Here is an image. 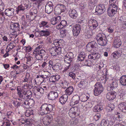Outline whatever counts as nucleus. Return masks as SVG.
<instances>
[{
  "label": "nucleus",
  "mask_w": 126,
  "mask_h": 126,
  "mask_svg": "<svg viewBox=\"0 0 126 126\" xmlns=\"http://www.w3.org/2000/svg\"><path fill=\"white\" fill-rule=\"evenodd\" d=\"M119 108L122 112L126 113V103L122 102L119 105Z\"/></svg>",
  "instance_id": "cd10ccee"
},
{
  "label": "nucleus",
  "mask_w": 126,
  "mask_h": 126,
  "mask_svg": "<svg viewBox=\"0 0 126 126\" xmlns=\"http://www.w3.org/2000/svg\"><path fill=\"white\" fill-rule=\"evenodd\" d=\"M47 63L45 62H44L42 64V66L43 68H48Z\"/></svg>",
  "instance_id": "774afa93"
},
{
  "label": "nucleus",
  "mask_w": 126,
  "mask_h": 126,
  "mask_svg": "<svg viewBox=\"0 0 126 126\" xmlns=\"http://www.w3.org/2000/svg\"><path fill=\"white\" fill-rule=\"evenodd\" d=\"M14 43L13 42H12L8 45L6 50V52H9L15 47L13 45Z\"/></svg>",
  "instance_id": "c9c22d12"
},
{
  "label": "nucleus",
  "mask_w": 126,
  "mask_h": 126,
  "mask_svg": "<svg viewBox=\"0 0 126 126\" xmlns=\"http://www.w3.org/2000/svg\"><path fill=\"white\" fill-rule=\"evenodd\" d=\"M53 109V106L52 105L49 104H47V114L49 113L52 111Z\"/></svg>",
  "instance_id": "79ce46f5"
},
{
  "label": "nucleus",
  "mask_w": 126,
  "mask_h": 126,
  "mask_svg": "<svg viewBox=\"0 0 126 126\" xmlns=\"http://www.w3.org/2000/svg\"><path fill=\"white\" fill-rule=\"evenodd\" d=\"M74 58V56L73 53L71 52H69L65 56L64 60L65 62L70 63Z\"/></svg>",
  "instance_id": "1a4fd4ad"
},
{
  "label": "nucleus",
  "mask_w": 126,
  "mask_h": 126,
  "mask_svg": "<svg viewBox=\"0 0 126 126\" xmlns=\"http://www.w3.org/2000/svg\"><path fill=\"white\" fill-rule=\"evenodd\" d=\"M80 100L81 102L86 101L89 98V96L86 95L84 94L79 96Z\"/></svg>",
  "instance_id": "e433bc0d"
},
{
  "label": "nucleus",
  "mask_w": 126,
  "mask_h": 126,
  "mask_svg": "<svg viewBox=\"0 0 126 126\" xmlns=\"http://www.w3.org/2000/svg\"><path fill=\"white\" fill-rule=\"evenodd\" d=\"M73 90V88L72 86H71L68 87L65 91V94H66L67 95H70L72 93Z\"/></svg>",
  "instance_id": "72a5a7b5"
},
{
  "label": "nucleus",
  "mask_w": 126,
  "mask_h": 126,
  "mask_svg": "<svg viewBox=\"0 0 126 126\" xmlns=\"http://www.w3.org/2000/svg\"><path fill=\"white\" fill-rule=\"evenodd\" d=\"M44 74V75L45 76V77L46 79L49 78L50 76V73L48 72H45Z\"/></svg>",
  "instance_id": "338daca9"
},
{
  "label": "nucleus",
  "mask_w": 126,
  "mask_h": 126,
  "mask_svg": "<svg viewBox=\"0 0 126 126\" xmlns=\"http://www.w3.org/2000/svg\"><path fill=\"white\" fill-rule=\"evenodd\" d=\"M40 46L38 47L33 52V55L38 60H41L43 59L46 52L44 50H40Z\"/></svg>",
  "instance_id": "f03ea898"
},
{
  "label": "nucleus",
  "mask_w": 126,
  "mask_h": 126,
  "mask_svg": "<svg viewBox=\"0 0 126 126\" xmlns=\"http://www.w3.org/2000/svg\"><path fill=\"white\" fill-rule=\"evenodd\" d=\"M4 8V3L1 0H0V10H3Z\"/></svg>",
  "instance_id": "5fc2aeb1"
},
{
  "label": "nucleus",
  "mask_w": 126,
  "mask_h": 126,
  "mask_svg": "<svg viewBox=\"0 0 126 126\" xmlns=\"http://www.w3.org/2000/svg\"><path fill=\"white\" fill-rule=\"evenodd\" d=\"M19 25L18 23H12L11 24L10 29L15 31H16L19 29Z\"/></svg>",
  "instance_id": "5701e85b"
},
{
  "label": "nucleus",
  "mask_w": 126,
  "mask_h": 126,
  "mask_svg": "<svg viewBox=\"0 0 126 126\" xmlns=\"http://www.w3.org/2000/svg\"><path fill=\"white\" fill-rule=\"evenodd\" d=\"M81 29V26L79 24H76L74 26L73 30L74 35H78L80 33Z\"/></svg>",
  "instance_id": "9d476101"
},
{
  "label": "nucleus",
  "mask_w": 126,
  "mask_h": 126,
  "mask_svg": "<svg viewBox=\"0 0 126 126\" xmlns=\"http://www.w3.org/2000/svg\"><path fill=\"white\" fill-rule=\"evenodd\" d=\"M23 105L26 108H28L30 107V106L29 104L28 101V99L26 100L24 102V103L23 104Z\"/></svg>",
  "instance_id": "09e8293b"
},
{
  "label": "nucleus",
  "mask_w": 126,
  "mask_h": 126,
  "mask_svg": "<svg viewBox=\"0 0 126 126\" xmlns=\"http://www.w3.org/2000/svg\"><path fill=\"white\" fill-rule=\"evenodd\" d=\"M68 96L66 94H64L59 99V101L62 104H64L67 101Z\"/></svg>",
  "instance_id": "a878e982"
},
{
  "label": "nucleus",
  "mask_w": 126,
  "mask_h": 126,
  "mask_svg": "<svg viewBox=\"0 0 126 126\" xmlns=\"http://www.w3.org/2000/svg\"><path fill=\"white\" fill-rule=\"evenodd\" d=\"M60 33L61 36L63 37L65 36L67 34L66 31L65 30H63L61 31Z\"/></svg>",
  "instance_id": "680f3d73"
},
{
  "label": "nucleus",
  "mask_w": 126,
  "mask_h": 126,
  "mask_svg": "<svg viewBox=\"0 0 126 126\" xmlns=\"http://www.w3.org/2000/svg\"><path fill=\"white\" fill-rule=\"evenodd\" d=\"M54 20L55 21L57 24H59L61 20V17L60 16H57L54 17Z\"/></svg>",
  "instance_id": "603ef678"
},
{
  "label": "nucleus",
  "mask_w": 126,
  "mask_h": 126,
  "mask_svg": "<svg viewBox=\"0 0 126 126\" xmlns=\"http://www.w3.org/2000/svg\"><path fill=\"white\" fill-rule=\"evenodd\" d=\"M47 90V88L46 86H44L42 87H37L36 88V90L42 94H43Z\"/></svg>",
  "instance_id": "473e14b6"
},
{
  "label": "nucleus",
  "mask_w": 126,
  "mask_h": 126,
  "mask_svg": "<svg viewBox=\"0 0 126 126\" xmlns=\"http://www.w3.org/2000/svg\"><path fill=\"white\" fill-rule=\"evenodd\" d=\"M51 55L53 56H57L58 54L54 47H52L50 50Z\"/></svg>",
  "instance_id": "c03bdc74"
},
{
  "label": "nucleus",
  "mask_w": 126,
  "mask_h": 126,
  "mask_svg": "<svg viewBox=\"0 0 126 126\" xmlns=\"http://www.w3.org/2000/svg\"><path fill=\"white\" fill-rule=\"evenodd\" d=\"M93 33L91 32H88L87 34L85 35V37L86 38H89L92 37Z\"/></svg>",
  "instance_id": "bf43d9fd"
},
{
  "label": "nucleus",
  "mask_w": 126,
  "mask_h": 126,
  "mask_svg": "<svg viewBox=\"0 0 126 126\" xmlns=\"http://www.w3.org/2000/svg\"><path fill=\"white\" fill-rule=\"evenodd\" d=\"M78 109V108L75 107L71 108L69 111V116L72 118H74L76 116L78 115L79 113Z\"/></svg>",
  "instance_id": "0eeeda50"
},
{
  "label": "nucleus",
  "mask_w": 126,
  "mask_h": 126,
  "mask_svg": "<svg viewBox=\"0 0 126 126\" xmlns=\"http://www.w3.org/2000/svg\"><path fill=\"white\" fill-rule=\"evenodd\" d=\"M101 116L100 114L99 113H98L95 115L94 118L96 120H97L100 118Z\"/></svg>",
  "instance_id": "6e6d98bb"
},
{
  "label": "nucleus",
  "mask_w": 126,
  "mask_h": 126,
  "mask_svg": "<svg viewBox=\"0 0 126 126\" xmlns=\"http://www.w3.org/2000/svg\"><path fill=\"white\" fill-rule=\"evenodd\" d=\"M57 54H60L61 53V48L60 47L55 46L54 47Z\"/></svg>",
  "instance_id": "49530a36"
},
{
  "label": "nucleus",
  "mask_w": 126,
  "mask_h": 126,
  "mask_svg": "<svg viewBox=\"0 0 126 126\" xmlns=\"http://www.w3.org/2000/svg\"><path fill=\"white\" fill-rule=\"evenodd\" d=\"M33 58L32 57L29 56L27 58V63L28 64H31V65L32 63H33Z\"/></svg>",
  "instance_id": "37998d69"
},
{
  "label": "nucleus",
  "mask_w": 126,
  "mask_h": 126,
  "mask_svg": "<svg viewBox=\"0 0 126 126\" xmlns=\"http://www.w3.org/2000/svg\"><path fill=\"white\" fill-rule=\"evenodd\" d=\"M16 90L17 91V94L20 98L18 99L19 100L30 99L32 96V92L30 90L21 89H19L18 88Z\"/></svg>",
  "instance_id": "f257e3e1"
},
{
  "label": "nucleus",
  "mask_w": 126,
  "mask_h": 126,
  "mask_svg": "<svg viewBox=\"0 0 126 126\" xmlns=\"http://www.w3.org/2000/svg\"><path fill=\"white\" fill-rule=\"evenodd\" d=\"M88 60H87L85 59L81 62V63L83 65H87V62H88Z\"/></svg>",
  "instance_id": "0e129e2a"
},
{
  "label": "nucleus",
  "mask_w": 126,
  "mask_h": 126,
  "mask_svg": "<svg viewBox=\"0 0 126 126\" xmlns=\"http://www.w3.org/2000/svg\"><path fill=\"white\" fill-rule=\"evenodd\" d=\"M60 77V76L58 75L52 76L50 77L49 80L50 82H55L58 81Z\"/></svg>",
  "instance_id": "bb28decb"
},
{
  "label": "nucleus",
  "mask_w": 126,
  "mask_h": 126,
  "mask_svg": "<svg viewBox=\"0 0 126 126\" xmlns=\"http://www.w3.org/2000/svg\"><path fill=\"white\" fill-rule=\"evenodd\" d=\"M97 44L96 42L94 41H92L89 42L87 45L86 48L87 51H90L94 48L97 47Z\"/></svg>",
  "instance_id": "ddd939ff"
},
{
  "label": "nucleus",
  "mask_w": 126,
  "mask_h": 126,
  "mask_svg": "<svg viewBox=\"0 0 126 126\" xmlns=\"http://www.w3.org/2000/svg\"><path fill=\"white\" fill-rule=\"evenodd\" d=\"M69 75L70 77H71L73 79H75L76 75L74 73L71 72L69 73Z\"/></svg>",
  "instance_id": "e2e57ef3"
},
{
  "label": "nucleus",
  "mask_w": 126,
  "mask_h": 126,
  "mask_svg": "<svg viewBox=\"0 0 126 126\" xmlns=\"http://www.w3.org/2000/svg\"><path fill=\"white\" fill-rule=\"evenodd\" d=\"M66 9L65 6L63 4L57 5L55 7L54 12L56 15L60 14L61 12H64Z\"/></svg>",
  "instance_id": "39448f33"
},
{
  "label": "nucleus",
  "mask_w": 126,
  "mask_h": 126,
  "mask_svg": "<svg viewBox=\"0 0 126 126\" xmlns=\"http://www.w3.org/2000/svg\"><path fill=\"white\" fill-rule=\"evenodd\" d=\"M116 12L110 9L109 8L108 10V16L110 17L113 16L116 14Z\"/></svg>",
  "instance_id": "58836bf2"
},
{
  "label": "nucleus",
  "mask_w": 126,
  "mask_h": 126,
  "mask_svg": "<svg viewBox=\"0 0 126 126\" xmlns=\"http://www.w3.org/2000/svg\"><path fill=\"white\" fill-rule=\"evenodd\" d=\"M28 101L29 104L30 106H31L34 105V101L33 99H28Z\"/></svg>",
  "instance_id": "864d4df0"
},
{
  "label": "nucleus",
  "mask_w": 126,
  "mask_h": 126,
  "mask_svg": "<svg viewBox=\"0 0 126 126\" xmlns=\"http://www.w3.org/2000/svg\"><path fill=\"white\" fill-rule=\"evenodd\" d=\"M86 55L84 52H81L78 56V60L79 61H81L86 58Z\"/></svg>",
  "instance_id": "7c9ffc66"
},
{
  "label": "nucleus",
  "mask_w": 126,
  "mask_h": 126,
  "mask_svg": "<svg viewBox=\"0 0 126 126\" xmlns=\"http://www.w3.org/2000/svg\"><path fill=\"white\" fill-rule=\"evenodd\" d=\"M66 24L67 22L65 20H62L59 24H58L56 28L58 29H61L66 26Z\"/></svg>",
  "instance_id": "c756f323"
},
{
  "label": "nucleus",
  "mask_w": 126,
  "mask_h": 126,
  "mask_svg": "<svg viewBox=\"0 0 126 126\" xmlns=\"http://www.w3.org/2000/svg\"><path fill=\"white\" fill-rule=\"evenodd\" d=\"M111 85L113 89L116 88L118 86L117 81H116L113 82L112 84Z\"/></svg>",
  "instance_id": "4d7b16f0"
},
{
  "label": "nucleus",
  "mask_w": 126,
  "mask_h": 126,
  "mask_svg": "<svg viewBox=\"0 0 126 126\" xmlns=\"http://www.w3.org/2000/svg\"><path fill=\"white\" fill-rule=\"evenodd\" d=\"M60 64L57 63L53 66L52 68L54 70L56 71L59 70L60 69Z\"/></svg>",
  "instance_id": "a19ab883"
},
{
  "label": "nucleus",
  "mask_w": 126,
  "mask_h": 126,
  "mask_svg": "<svg viewBox=\"0 0 126 126\" xmlns=\"http://www.w3.org/2000/svg\"><path fill=\"white\" fill-rule=\"evenodd\" d=\"M33 114V110L32 109L27 110L25 112V115L27 117H29Z\"/></svg>",
  "instance_id": "ea45409f"
},
{
  "label": "nucleus",
  "mask_w": 126,
  "mask_h": 126,
  "mask_svg": "<svg viewBox=\"0 0 126 126\" xmlns=\"http://www.w3.org/2000/svg\"><path fill=\"white\" fill-rule=\"evenodd\" d=\"M117 0H110L109 1L110 4V8L116 12H117V7L114 3L116 2Z\"/></svg>",
  "instance_id": "f3484780"
},
{
  "label": "nucleus",
  "mask_w": 126,
  "mask_h": 126,
  "mask_svg": "<svg viewBox=\"0 0 126 126\" xmlns=\"http://www.w3.org/2000/svg\"><path fill=\"white\" fill-rule=\"evenodd\" d=\"M55 122L53 125L54 126H63L64 124V120L60 117H57L55 119Z\"/></svg>",
  "instance_id": "4468645a"
},
{
  "label": "nucleus",
  "mask_w": 126,
  "mask_h": 126,
  "mask_svg": "<svg viewBox=\"0 0 126 126\" xmlns=\"http://www.w3.org/2000/svg\"><path fill=\"white\" fill-rule=\"evenodd\" d=\"M116 95V93L115 91L110 92L107 94L106 97L109 101L112 100L115 98Z\"/></svg>",
  "instance_id": "6ab92c4d"
},
{
  "label": "nucleus",
  "mask_w": 126,
  "mask_h": 126,
  "mask_svg": "<svg viewBox=\"0 0 126 126\" xmlns=\"http://www.w3.org/2000/svg\"><path fill=\"white\" fill-rule=\"evenodd\" d=\"M20 122L22 124H25V126L31 124L32 123V120L30 119H25L22 118L21 119Z\"/></svg>",
  "instance_id": "393cba45"
},
{
  "label": "nucleus",
  "mask_w": 126,
  "mask_h": 126,
  "mask_svg": "<svg viewBox=\"0 0 126 126\" xmlns=\"http://www.w3.org/2000/svg\"><path fill=\"white\" fill-rule=\"evenodd\" d=\"M79 96L78 95H75L72 98L70 104V105L73 106L78 104L80 100Z\"/></svg>",
  "instance_id": "2eb2a0df"
},
{
  "label": "nucleus",
  "mask_w": 126,
  "mask_h": 126,
  "mask_svg": "<svg viewBox=\"0 0 126 126\" xmlns=\"http://www.w3.org/2000/svg\"><path fill=\"white\" fill-rule=\"evenodd\" d=\"M61 84V85L63 88H66L68 87V83L67 81H65L63 82L62 81Z\"/></svg>",
  "instance_id": "8fccbe9b"
},
{
  "label": "nucleus",
  "mask_w": 126,
  "mask_h": 126,
  "mask_svg": "<svg viewBox=\"0 0 126 126\" xmlns=\"http://www.w3.org/2000/svg\"><path fill=\"white\" fill-rule=\"evenodd\" d=\"M58 96V94L57 92L51 91L48 94L47 97L50 100H54Z\"/></svg>",
  "instance_id": "9b49d317"
},
{
  "label": "nucleus",
  "mask_w": 126,
  "mask_h": 126,
  "mask_svg": "<svg viewBox=\"0 0 126 126\" xmlns=\"http://www.w3.org/2000/svg\"><path fill=\"white\" fill-rule=\"evenodd\" d=\"M100 55L97 53H91L88 56V58L95 60L99 59L100 57Z\"/></svg>",
  "instance_id": "b1692460"
},
{
  "label": "nucleus",
  "mask_w": 126,
  "mask_h": 126,
  "mask_svg": "<svg viewBox=\"0 0 126 126\" xmlns=\"http://www.w3.org/2000/svg\"><path fill=\"white\" fill-rule=\"evenodd\" d=\"M88 27L91 30L96 29L98 26L97 21L94 19H91L88 21Z\"/></svg>",
  "instance_id": "423d86ee"
},
{
  "label": "nucleus",
  "mask_w": 126,
  "mask_h": 126,
  "mask_svg": "<svg viewBox=\"0 0 126 126\" xmlns=\"http://www.w3.org/2000/svg\"><path fill=\"white\" fill-rule=\"evenodd\" d=\"M113 89L110 84H108L107 87V90L108 91H110L111 90H113Z\"/></svg>",
  "instance_id": "69168bd1"
},
{
  "label": "nucleus",
  "mask_w": 126,
  "mask_h": 126,
  "mask_svg": "<svg viewBox=\"0 0 126 126\" xmlns=\"http://www.w3.org/2000/svg\"><path fill=\"white\" fill-rule=\"evenodd\" d=\"M11 124L10 123L9 121H5L2 123V126H10Z\"/></svg>",
  "instance_id": "052dcab7"
},
{
  "label": "nucleus",
  "mask_w": 126,
  "mask_h": 126,
  "mask_svg": "<svg viewBox=\"0 0 126 126\" xmlns=\"http://www.w3.org/2000/svg\"><path fill=\"white\" fill-rule=\"evenodd\" d=\"M47 104H44L42 105L40 110V112L41 115H43L47 114Z\"/></svg>",
  "instance_id": "aec40b11"
},
{
  "label": "nucleus",
  "mask_w": 126,
  "mask_h": 126,
  "mask_svg": "<svg viewBox=\"0 0 126 126\" xmlns=\"http://www.w3.org/2000/svg\"><path fill=\"white\" fill-rule=\"evenodd\" d=\"M62 41V40H59L58 39H56L53 41V43L52 44L55 46L56 45L60 46L61 44V42Z\"/></svg>",
  "instance_id": "a18cd8bd"
},
{
  "label": "nucleus",
  "mask_w": 126,
  "mask_h": 126,
  "mask_svg": "<svg viewBox=\"0 0 126 126\" xmlns=\"http://www.w3.org/2000/svg\"><path fill=\"white\" fill-rule=\"evenodd\" d=\"M105 10L104 5L100 4L97 6L95 9V12L97 13L98 15H100L104 13Z\"/></svg>",
  "instance_id": "f8f14e48"
},
{
  "label": "nucleus",
  "mask_w": 126,
  "mask_h": 126,
  "mask_svg": "<svg viewBox=\"0 0 126 126\" xmlns=\"http://www.w3.org/2000/svg\"><path fill=\"white\" fill-rule=\"evenodd\" d=\"M94 94L97 96L103 92L104 88L102 84L100 82H97L94 85Z\"/></svg>",
  "instance_id": "20e7f679"
},
{
  "label": "nucleus",
  "mask_w": 126,
  "mask_h": 126,
  "mask_svg": "<svg viewBox=\"0 0 126 126\" xmlns=\"http://www.w3.org/2000/svg\"><path fill=\"white\" fill-rule=\"evenodd\" d=\"M69 16L73 19H76L78 16V13L75 9H70L69 12Z\"/></svg>",
  "instance_id": "4be33fe9"
},
{
  "label": "nucleus",
  "mask_w": 126,
  "mask_h": 126,
  "mask_svg": "<svg viewBox=\"0 0 126 126\" xmlns=\"http://www.w3.org/2000/svg\"><path fill=\"white\" fill-rule=\"evenodd\" d=\"M121 40L117 37H115L113 42V45L116 48L119 47L121 45Z\"/></svg>",
  "instance_id": "a211bd4d"
},
{
  "label": "nucleus",
  "mask_w": 126,
  "mask_h": 126,
  "mask_svg": "<svg viewBox=\"0 0 126 126\" xmlns=\"http://www.w3.org/2000/svg\"><path fill=\"white\" fill-rule=\"evenodd\" d=\"M54 6L52 2H49L47 3L45 6V12L48 14L51 13L53 10Z\"/></svg>",
  "instance_id": "6e6552de"
},
{
  "label": "nucleus",
  "mask_w": 126,
  "mask_h": 126,
  "mask_svg": "<svg viewBox=\"0 0 126 126\" xmlns=\"http://www.w3.org/2000/svg\"><path fill=\"white\" fill-rule=\"evenodd\" d=\"M14 9L10 8L6 9L4 14L8 16H11L14 15Z\"/></svg>",
  "instance_id": "412c9836"
},
{
  "label": "nucleus",
  "mask_w": 126,
  "mask_h": 126,
  "mask_svg": "<svg viewBox=\"0 0 126 126\" xmlns=\"http://www.w3.org/2000/svg\"><path fill=\"white\" fill-rule=\"evenodd\" d=\"M119 22L120 23H125L126 22V16H123L120 17L119 19Z\"/></svg>",
  "instance_id": "3c124183"
},
{
  "label": "nucleus",
  "mask_w": 126,
  "mask_h": 126,
  "mask_svg": "<svg viewBox=\"0 0 126 126\" xmlns=\"http://www.w3.org/2000/svg\"><path fill=\"white\" fill-rule=\"evenodd\" d=\"M87 85V82L86 81L84 80L81 81L78 84V86L79 88H85Z\"/></svg>",
  "instance_id": "2f4dec72"
},
{
  "label": "nucleus",
  "mask_w": 126,
  "mask_h": 126,
  "mask_svg": "<svg viewBox=\"0 0 126 126\" xmlns=\"http://www.w3.org/2000/svg\"><path fill=\"white\" fill-rule=\"evenodd\" d=\"M115 116L116 119L118 121H120L122 120L123 119V116L121 115H116Z\"/></svg>",
  "instance_id": "13d9d810"
},
{
  "label": "nucleus",
  "mask_w": 126,
  "mask_h": 126,
  "mask_svg": "<svg viewBox=\"0 0 126 126\" xmlns=\"http://www.w3.org/2000/svg\"><path fill=\"white\" fill-rule=\"evenodd\" d=\"M39 32L41 36H44L45 37L49 36L50 32L48 30H46L45 31L42 30Z\"/></svg>",
  "instance_id": "c85d7f7f"
},
{
  "label": "nucleus",
  "mask_w": 126,
  "mask_h": 126,
  "mask_svg": "<svg viewBox=\"0 0 126 126\" xmlns=\"http://www.w3.org/2000/svg\"><path fill=\"white\" fill-rule=\"evenodd\" d=\"M96 39L98 44L100 45L104 46L107 44V40L104 34H98L96 37Z\"/></svg>",
  "instance_id": "7ed1b4c3"
},
{
  "label": "nucleus",
  "mask_w": 126,
  "mask_h": 126,
  "mask_svg": "<svg viewBox=\"0 0 126 126\" xmlns=\"http://www.w3.org/2000/svg\"><path fill=\"white\" fill-rule=\"evenodd\" d=\"M103 106L98 104L95 106L94 108V111L95 112H99L103 110Z\"/></svg>",
  "instance_id": "f704fd0d"
},
{
  "label": "nucleus",
  "mask_w": 126,
  "mask_h": 126,
  "mask_svg": "<svg viewBox=\"0 0 126 126\" xmlns=\"http://www.w3.org/2000/svg\"><path fill=\"white\" fill-rule=\"evenodd\" d=\"M29 5L25 4L23 5L21 4L18 6V7L16 8V11L17 12V14H18L20 11H24L25 9H28L29 8Z\"/></svg>",
  "instance_id": "dca6fc26"
},
{
  "label": "nucleus",
  "mask_w": 126,
  "mask_h": 126,
  "mask_svg": "<svg viewBox=\"0 0 126 126\" xmlns=\"http://www.w3.org/2000/svg\"><path fill=\"white\" fill-rule=\"evenodd\" d=\"M109 123L105 119H103L101 124V126H108Z\"/></svg>",
  "instance_id": "de8ad7c7"
},
{
  "label": "nucleus",
  "mask_w": 126,
  "mask_h": 126,
  "mask_svg": "<svg viewBox=\"0 0 126 126\" xmlns=\"http://www.w3.org/2000/svg\"><path fill=\"white\" fill-rule=\"evenodd\" d=\"M120 81L122 85L124 86H126V76L124 75L121 77Z\"/></svg>",
  "instance_id": "4c0bfd02"
}]
</instances>
